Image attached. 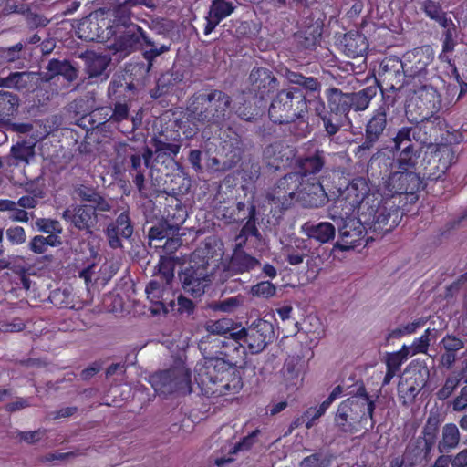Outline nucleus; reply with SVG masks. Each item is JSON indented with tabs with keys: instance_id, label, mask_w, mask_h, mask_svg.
Returning <instances> with one entry per match:
<instances>
[{
	"instance_id": "nucleus-61",
	"label": "nucleus",
	"mask_w": 467,
	"mask_h": 467,
	"mask_svg": "<svg viewBox=\"0 0 467 467\" xmlns=\"http://www.w3.org/2000/svg\"><path fill=\"white\" fill-rule=\"evenodd\" d=\"M38 230L47 234H62L63 227L61 223L55 219L40 218L36 223Z\"/></svg>"
},
{
	"instance_id": "nucleus-27",
	"label": "nucleus",
	"mask_w": 467,
	"mask_h": 467,
	"mask_svg": "<svg viewBox=\"0 0 467 467\" xmlns=\"http://www.w3.org/2000/svg\"><path fill=\"white\" fill-rule=\"evenodd\" d=\"M251 90L254 94V100L264 103L265 99L272 94L277 87V78L272 71L265 67H254L250 74Z\"/></svg>"
},
{
	"instance_id": "nucleus-21",
	"label": "nucleus",
	"mask_w": 467,
	"mask_h": 467,
	"mask_svg": "<svg viewBox=\"0 0 467 467\" xmlns=\"http://www.w3.org/2000/svg\"><path fill=\"white\" fill-rule=\"evenodd\" d=\"M327 202V194L318 177L301 179L297 191V202L306 208H318Z\"/></svg>"
},
{
	"instance_id": "nucleus-2",
	"label": "nucleus",
	"mask_w": 467,
	"mask_h": 467,
	"mask_svg": "<svg viewBox=\"0 0 467 467\" xmlns=\"http://www.w3.org/2000/svg\"><path fill=\"white\" fill-rule=\"evenodd\" d=\"M379 88V85L377 82L351 93H345L337 88H330L326 91L329 110H327L324 105L323 111L315 112L322 119L326 131L329 135H335L344 122L349 119L350 110L358 112L368 108Z\"/></svg>"
},
{
	"instance_id": "nucleus-50",
	"label": "nucleus",
	"mask_w": 467,
	"mask_h": 467,
	"mask_svg": "<svg viewBox=\"0 0 467 467\" xmlns=\"http://www.w3.org/2000/svg\"><path fill=\"white\" fill-rule=\"evenodd\" d=\"M467 467V449L460 451L454 455L441 454L437 457L430 467Z\"/></svg>"
},
{
	"instance_id": "nucleus-40",
	"label": "nucleus",
	"mask_w": 467,
	"mask_h": 467,
	"mask_svg": "<svg viewBox=\"0 0 467 467\" xmlns=\"http://www.w3.org/2000/svg\"><path fill=\"white\" fill-rule=\"evenodd\" d=\"M187 217L186 207L177 199L174 201V203L169 204L164 208L163 218L165 224L172 232L178 231Z\"/></svg>"
},
{
	"instance_id": "nucleus-28",
	"label": "nucleus",
	"mask_w": 467,
	"mask_h": 467,
	"mask_svg": "<svg viewBox=\"0 0 467 467\" xmlns=\"http://www.w3.org/2000/svg\"><path fill=\"white\" fill-rule=\"evenodd\" d=\"M337 45L348 57H363L368 50L367 36L359 31L350 30L337 39Z\"/></svg>"
},
{
	"instance_id": "nucleus-57",
	"label": "nucleus",
	"mask_w": 467,
	"mask_h": 467,
	"mask_svg": "<svg viewBox=\"0 0 467 467\" xmlns=\"http://www.w3.org/2000/svg\"><path fill=\"white\" fill-rule=\"evenodd\" d=\"M409 357L410 356L408 352V346L403 345L400 350L387 354L386 367L399 371Z\"/></svg>"
},
{
	"instance_id": "nucleus-12",
	"label": "nucleus",
	"mask_w": 467,
	"mask_h": 467,
	"mask_svg": "<svg viewBox=\"0 0 467 467\" xmlns=\"http://www.w3.org/2000/svg\"><path fill=\"white\" fill-rule=\"evenodd\" d=\"M148 381L158 395L192 392V373L181 358L175 359L168 369L150 375Z\"/></svg>"
},
{
	"instance_id": "nucleus-20",
	"label": "nucleus",
	"mask_w": 467,
	"mask_h": 467,
	"mask_svg": "<svg viewBox=\"0 0 467 467\" xmlns=\"http://www.w3.org/2000/svg\"><path fill=\"white\" fill-rule=\"evenodd\" d=\"M97 211L93 205L71 204L63 211L62 218L78 231L92 234L98 223Z\"/></svg>"
},
{
	"instance_id": "nucleus-7",
	"label": "nucleus",
	"mask_w": 467,
	"mask_h": 467,
	"mask_svg": "<svg viewBox=\"0 0 467 467\" xmlns=\"http://www.w3.org/2000/svg\"><path fill=\"white\" fill-rule=\"evenodd\" d=\"M111 12L113 19L110 21L119 33L115 42L107 45L113 55H119V58L127 57L137 49L140 40L146 45H153L146 32L131 22V9L123 0H117Z\"/></svg>"
},
{
	"instance_id": "nucleus-47",
	"label": "nucleus",
	"mask_w": 467,
	"mask_h": 467,
	"mask_svg": "<svg viewBox=\"0 0 467 467\" xmlns=\"http://www.w3.org/2000/svg\"><path fill=\"white\" fill-rule=\"evenodd\" d=\"M425 15L437 22L441 27H446L451 23V19L447 16L446 13L442 10L441 5L433 0H425L422 7Z\"/></svg>"
},
{
	"instance_id": "nucleus-10",
	"label": "nucleus",
	"mask_w": 467,
	"mask_h": 467,
	"mask_svg": "<svg viewBox=\"0 0 467 467\" xmlns=\"http://www.w3.org/2000/svg\"><path fill=\"white\" fill-rule=\"evenodd\" d=\"M438 141V138L430 136V133L427 135L420 127L417 131L407 126L400 127L392 139L393 149L400 152L397 158L399 169L406 171L414 169L422 149Z\"/></svg>"
},
{
	"instance_id": "nucleus-44",
	"label": "nucleus",
	"mask_w": 467,
	"mask_h": 467,
	"mask_svg": "<svg viewBox=\"0 0 467 467\" xmlns=\"http://www.w3.org/2000/svg\"><path fill=\"white\" fill-rule=\"evenodd\" d=\"M77 192L82 201L92 203L91 205L96 207V210L100 212L111 210L110 203L95 188L82 185Z\"/></svg>"
},
{
	"instance_id": "nucleus-58",
	"label": "nucleus",
	"mask_w": 467,
	"mask_h": 467,
	"mask_svg": "<svg viewBox=\"0 0 467 467\" xmlns=\"http://www.w3.org/2000/svg\"><path fill=\"white\" fill-rule=\"evenodd\" d=\"M423 325L421 319L415 320L406 325L400 326L394 329L389 330L386 337V340L399 339L404 336L411 335L417 331V329Z\"/></svg>"
},
{
	"instance_id": "nucleus-5",
	"label": "nucleus",
	"mask_w": 467,
	"mask_h": 467,
	"mask_svg": "<svg viewBox=\"0 0 467 467\" xmlns=\"http://www.w3.org/2000/svg\"><path fill=\"white\" fill-rule=\"evenodd\" d=\"M201 392L208 398L237 393L243 388L240 371L231 362L218 357L206 358L195 375Z\"/></svg>"
},
{
	"instance_id": "nucleus-59",
	"label": "nucleus",
	"mask_w": 467,
	"mask_h": 467,
	"mask_svg": "<svg viewBox=\"0 0 467 467\" xmlns=\"http://www.w3.org/2000/svg\"><path fill=\"white\" fill-rule=\"evenodd\" d=\"M331 464V457L323 452H316L305 457L300 467H329Z\"/></svg>"
},
{
	"instance_id": "nucleus-3",
	"label": "nucleus",
	"mask_w": 467,
	"mask_h": 467,
	"mask_svg": "<svg viewBox=\"0 0 467 467\" xmlns=\"http://www.w3.org/2000/svg\"><path fill=\"white\" fill-rule=\"evenodd\" d=\"M306 95L296 87L283 88L274 96L268 109L270 120L285 124L296 138H305L311 132Z\"/></svg>"
},
{
	"instance_id": "nucleus-23",
	"label": "nucleus",
	"mask_w": 467,
	"mask_h": 467,
	"mask_svg": "<svg viewBox=\"0 0 467 467\" xmlns=\"http://www.w3.org/2000/svg\"><path fill=\"white\" fill-rule=\"evenodd\" d=\"M290 84L298 86L306 95L307 103L315 111H323L324 101L320 96L321 83L317 78L306 77L301 73L289 71L286 75Z\"/></svg>"
},
{
	"instance_id": "nucleus-42",
	"label": "nucleus",
	"mask_w": 467,
	"mask_h": 467,
	"mask_svg": "<svg viewBox=\"0 0 467 467\" xmlns=\"http://www.w3.org/2000/svg\"><path fill=\"white\" fill-rule=\"evenodd\" d=\"M461 441V434L454 423H446L441 430V440L439 441L437 448L440 453L449 452L456 449Z\"/></svg>"
},
{
	"instance_id": "nucleus-37",
	"label": "nucleus",
	"mask_w": 467,
	"mask_h": 467,
	"mask_svg": "<svg viewBox=\"0 0 467 467\" xmlns=\"http://www.w3.org/2000/svg\"><path fill=\"white\" fill-rule=\"evenodd\" d=\"M441 344L444 351L441 355L440 363L442 367L449 369L457 359V352L464 348V342L454 335L447 334L441 339Z\"/></svg>"
},
{
	"instance_id": "nucleus-19",
	"label": "nucleus",
	"mask_w": 467,
	"mask_h": 467,
	"mask_svg": "<svg viewBox=\"0 0 467 467\" xmlns=\"http://www.w3.org/2000/svg\"><path fill=\"white\" fill-rule=\"evenodd\" d=\"M174 126L178 129L174 130L171 135L173 142H169L168 136L163 131L159 137H154L152 139V146L155 149V153L158 158L165 156L173 159L177 156L181 149V145L178 143V141L181 140L180 130H182V133L185 138L190 139L192 138L199 130L197 127L185 128V125L182 120L175 121ZM193 126H195V124Z\"/></svg>"
},
{
	"instance_id": "nucleus-4",
	"label": "nucleus",
	"mask_w": 467,
	"mask_h": 467,
	"mask_svg": "<svg viewBox=\"0 0 467 467\" xmlns=\"http://www.w3.org/2000/svg\"><path fill=\"white\" fill-rule=\"evenodd\" d=\"M416 95L407 105L406 118L410 128L417 131L420 130L430 133V136L438 138L446 126L444 118L438 114L441 108V99L437 89L431 84L426 87H411Z\"/></svg>"
},
{
	"instance_id": "nucleus-62",
	"label": "nucleus",
	"mask_w": 467,
	"mask_h": 467,
	"mask_svg": "<svg viewBox=\"0 0 467 467\" xmlns=\"http://www.w3.org/2000/svg\"><path fill=\"white\" fill-rule=\"evenodd\" d=\"M276 288L270 281H262L251 287L254 296L269 298L275 295Z\"/></svg>"
},
{
	"instance_id": "nucleus-30",
	"label": "nucleus",
	"mask_w": 467,
	"mask_h": 467,
	"mask_svg": "<svg viewBox=\"0 0 467 467\" xmlns=\"http://www.w3.org/2000/svg\"><path fill=\"white\" fill-rule=\"evenodd\" d=\"M81 57L85 61V72L88 79L93 80L100 78L101 80H106L109 78V74L107 72V68L111 62L109 57L94 51H87Z\"/></svg>"
},
{
	"instance_id": "nucleus-15",
	"label": "nucleus",
	"mask_w": 467,
	"mask_h": 467,
	"mask_svg": "<svg viewBox=\"0 0 467 467\" xmlns=\"http://www.w3.org/2000/svg\"><path fill=\"white\" fill-rule=\"evenodd\" d=\"M223 216L229 223H241L246 220L240 234L236 236V242L254 237L261 240L262 236L256 227V207L254 204L246 205L244 202H236L231 207H224Z\"/></svg>"
},
{
	"instance_id": "nucleus-14",
	"label": "nucleus",
	"mask_w": 467,
	"mask_h": 467,
	"mask_svg": "<svg viewBox=\"0 0 467 467\" xmlns=\"http://www.w3.org/2000/svg\"><path fill=\"white\" fill-rule=\"evenodd\" d=\"M434 60V50L430 45H423L408 50L402 57L403 76L411 87H426L431 77L428 66Z\"/></svg>"
},
{
	"instance_id": "nucleus-43",
	"label": "nucleus",
	"mask_w": 467,
	"mask_h": 467,
	"mask_svg": "<svg viewBox=\"0 0 467 467\" xmlns=\"http://www.w3.org/2000/svg\"><path fill=\"white\" fill-rule=\"evenodd\" d=\"M151 42L154 43L153 41ZM149 46L151 47L143 52V57L146 60V63L141 62L130 64V67H131V72L138 68L139 71H141L142 75L148 74L153 66L154 59L160 55L170 50V45L162 44L160 47H156L155 44H153Z\"/></svg>"
},
{
	"instance_id": "nucleus-32",
	"label": "nucleus",
	"mask_w": 467,
	"mask_h": 467,
	"mask_svg": "<svg viewBox=\"0 0 467 467\" xmlns=\"http://www.w3.org/2000/svg\"><path fill=\"white\" fill-rule=\"evenodd\" d=\"M454 160V153L450 149L438 150L428 161V165L425 167L428 179L438 181L443 178L446 171L451 166Z\"/></svg>"
},
{
	"instance_id": "nucleus-56",
	"label": "nucleus",
	"mask_w": 467,
	"mask_h": 467,
	"mask_svg": "<svg viewBox=\"0 0 467 467\" xmlns=\"http://www.w3.org/2000/svg\"><path fill=\"white\" fill-rule=\"evenodd\" d=\"M296 248H286V261L291 265H297L303 263L304 259L308 255L309 249L305 244L304 240H297Z\"/></svg>"
},
{
	"instance_id": "nucleus-39",
	"label": "nucleus",
	"mask_w": 467,
	"mask_h": 467,
	"mask_svg": "<svg viewBox=\"0 0 467 467\" xmlns=\"http://www.w3.org/2000/svg\"><path fill=\"white\" fill-rule=\"evenodd\" d=\"M302 228L308 238L315 239L320 244H325L334 239L336 234L335 226L328 222L318 223L306 222Z\"/></svg>"
},
{
	"instance_id": "nucleus-9",
	"label": "nucleus",
	"mask_w": 467,
	"mask_h": 467,
	"mask_svg": "<svg viewBox=\"0 0 467 467\" xmlns=\"http://www.w3.org/2000/svg\"><path fill=\"white\" fill-rule=\"evenodd\" d=\"M226 320H218L214 323V329L218 334H223L225 339H232L234 350L239 348L247 349L251 354H258L270 344L275 337V331L272 323L262 318L254 320L247 328H241L237 331L225 328L223 325Z\"/></svg>"
},
{
	"instance_id": "nucleus-54",
	"label": "nucleus",
	"mask_w": 467,
	"mask_h": 467,
	"mask_svg": "<svg viewBox=\"0 0 467 467\" xmlns=\"http://www.w3.org/2000/svg\"><path fill=\"white\" fill-rule=\"evenodd\" d=\"M48 299L58 308H73L74 300L72 293L67 289H55L50 292Z\"/></svg>"
},
{
	"instance_id": "nucleus-18",
	"label": "nucleus",
	"mask_w": 467,
	"mask_h": 467,
	"mask_svg": "<svg viewBox=\"0 0 467 467\" xmlns=\"http://www.w3.org/2000/svg\"><path fill=\"white\" fill-rule=\"evenodd\" d=\"M208 261H203L198 265H190L186 267L181 274L183 290L193 297L202 296L205 288L211 284V276L208 270Z\"/></svg>"
},
{
	"instance_id": "nucleus-13",
	"label": "nucleus",
	"mask_w": 467,
	"mask_h": 467,
	"mask_svg": "<svg viewBox=\"0 0 467 467\" xmlns=\"http://www.w3.org/2000/svg\"><path fill=\"white\" fill-rule=\"evenodd\" d=\"M442 419L439 414H431L414 442L407 445L401 460L406 467H414L422 461L428 462L431 458V451L437 442Z\"/></svg>"
},
{
	"instance_id": "nucleus-35",
	"label": "nucleus",
	"mask_w": 467,
	"mask_h": 467,
	"mask_svg": "<svg viewBox=\"0 0 467 467\" xmlns=\"http://www.w3.org/2000/svg\"><path fill=\"white\" fill-rule=\"evenodd\" d=\"M245 244V240L236 242L230 259L231 266L238 273L250 271L260 265L259 260L244 250Z\"/></svg>"
},
{
	"instance_id": "nucleus-51",
	"label": "nucleus",
	"mask_w": 467,
	"mask_h": 467,
	"mask_svg": "<svg viewBox=\"0 0 467 467\" xmlns=\"http://www.w3.org/2000/svg\"><path fill=\"white\" fill-rule=\"evenodd\" d=\"M97 31H99L98 34L99 35V37L94 42L98 43L110 42L109 44H111L116 41L119 35L116 26L107 18H99V26Z\"/></svg>"
},
{
	"instance_id": "nucleus-53",
	"label": "nucleus",
	"mask_w": 467,
	"mask_h": 467,
	"mask_svg": "<svg viewBox=\"0 0 467 467\" xmlns=\"http://www.w3.org/2000/svg\"><path fill=\"white\" fill-rule=\"evenodd\" d=\"M265 108L264 103H258V100L254 101V106L250 101H244L238 107L237 114L242 119L252 121L263 115Z\"/></svg>"
},
{
	"instance_id": "nucleus-55",
	"label": "nucleus",
	"mask_w": 467,
	"mask_h": 467,
	"mask_svg": "<svg viewBox=\"0 0 467 467\" xmlns=\"http://www.w3.org/2000/svg\"><path fill=\"white\" fill-rule=\"evenodd\" d=\"M234 11V5L227 0H212L208 14L223 21Z\"/></svg>"
},
{
	"instance_id": "nucleus-48",
	"label": "nucleus",
	"mask_w": 467,
	"mask_h": 467,
	"mask_svg": "<svg viewBox=\"0 0 467 467\" xmlns=\"http://www.w3.org/2000/svg\"><path fill=\"white\" fill-rule=\"evenodd\" d=\"M169 289L170 285H166L161 280L153 279L150 280L147 285L145 292L147 294L148 299L153 305H159L164 308L165 304L163 303V296L165 292H168Z\"/></svg>"
},
{
	"instance_id": "nucleus-63",
	"label": "nucleus",
	"mask_w": 467,
	"mask_h": 467,
	"mask_svg": "<svg viewBox=\"0 0 467 467\" xmlns=\"http://www.w3.org/2000/svg\"><path fill=\"white\" fill-rule=\"evenodd\" d=\"M170 229L163 224L153 226L149 231V244L150 247H154V244H163L166 238L169 237Z\"/></svg>"
},
{
	"instance_id": "nucleus-33",
	"label": "nucleus",
	"mask_w": 467,
	"mask_h": 467,
	"mask_svg": "<svg viewBox=\"0 0 467 467\" xmlns=\"http://www.w3.org/2000/svg\"><path fill=\"white\" fill-rule=\"evenodd\" d=\"M388 120L372 112L365 127V136L358 151L371 150L384 134Z\"/></svg>"
},
{
	"instance_id": "nucleus-49",
	"label": "nucleus",
	"mask_w": 467,
	"mask_h": 467,
	"mask_svg": "<svg viewBox=\"0 0 467 467\" xmlns=\"http://www.w3.org/2000/svg\"><path fill=\"white\" fill-rule=\"evenodd\" d=\"M18 101L16 94L0 92V121H5L17 110Z\"/></svg>"
},
{
	"instance_id": "nucleus-34",
	"label": "nucleus",
	"mask_w": 467,
	"mask_h": 467,
	"mask_svg": "<svg viewBox=\"0 0 467 467\" xmlns=\"http://www.w3.org/2000/svg\"><path fill=\"white\" fill-rule=\"evenodd\" d=\"M45 78L47 81L55 77L62 76L67 82L75 81L78 77V70L68 61L52 58L46 67Z\"/></svg>"
},
{
	"instance_id": "nucleus-60",
	"label": "nucleus",
	"mask_w": 467,
	"mask_h": 467,
	"mask_svg": "<svg viewBox=\"0 0 467 467\" xmlns=\"http://www.w3.org/2000/svg\"><path fill=\"white\" fill-rule=\"evenodd\" d=\"M458 376L450 375L446 378L443 386L437 391L436 396L440 400H445L451 397L460 384Z\"/></svg>"
},
{
	"instance_id": "nucleus-41",
	"label": "nucleus",
	"mask_w": 467,
	"mask_h": 467,
	"mask_svg": "<svg viewBox=\"0 0 467 467\" xmlns=\"http://www.w3.org/2000/svg\"><path fill=\"white\" fill-rule=\"evenodd\" d=\"M401 70L403 71L402 59L386 57L380 64L379 74L383 82H389L390 84L393 83V80L397 79L398 84L400 83L403 77Z\"/></svg>"
},
{
	"instance_id": "nucleus-6",
	"label": "nucleus",
	"mask_w": 467,
	"mask_h": 467,
	"mask_svg": "<svg viewBox=\"0 0 467 467\" xmlns=\"http://www.w3.org/2000/svg\"><path fill=\"white\" fill-rule=\"evenodd\" d=\"M376 405L364 388L358 389V394L342 400L335 413L334 424L338 431L355 434L373 430V418Z\"/></svg>"
},
{
	"instance_id": "nucleus-38",
	"label": "nucleus",
	"mask_w": 467,
	"mask_h": 467,
	"mask_svg": "<svg viewBox=\"0 0 467 467\" xmlns=\"http://www.w3.org/2000/svg\"><path fill=\"white\" fill-rule=\"evenodd\" d=\"M3 13L9 15L12 13L23 14L26 18L27 27L31 30L45 27L48 25L49 19L44 15L36 13L30 8H25L24 5H5L3 8Z\"/></svg>"
},
{
	"instance_id": "nucleus-46",
	"label": "nucleus",
	"mask_w": 467,
	"mask_h": 467,
	"mask_svg": "<svg viewBox=\"0 0 467 467\" xmlns=\"http://www.w3.org/2000/svg\"><path fill=\"white\" fill-rule=\"evenodd\" d=\"M31 80V72H12L7 77L0 78V88H13L20 91L26 89Z\"/></svg>"
},
{
	"instance_id": "nucleus-22",
	"label": "nucleus",
	"mask_w": 467,
	"mask_h": 467,
	"mask_svg": "<svg viewBox=\"0 0 467 467\" xmlns=\"http://www.w3.org/2000/svg\"><path fill=\"white\" fill-rule=\"evenodd\" d=\"M366 194V183L361 180L353 181L340 192L335 202V207L341 209V216H350L359 208Z\"/></svg>"
},
{
	"instance_id": "nucleus-64",
	"label": "nucleus",
	"mask_w": 467,
	"mask_h": 467,
	"mask_svg": "<svg viewBox=\"0 0 467 467\" xmlns=\"http://www.w3.org/2000/svg\"><path fill=\"white\" fill-rule=\"evenodd\" d=\"M443 28L445 31L442 36V49L444 52H453L457 45L455 40L456 26L451 20L450 26Z\"/></svg>"
},
{
	"instance_id": "nucleus-1",
	"label": "nucleus",
	"mask_w": 467,
	"mask_h": 467,
	"mask_svg": "<svg viewBox=\"0 0 467 467\" xmlns=\"http://www.w3.org/2000/svg\"><path fill=\"white\" fill-rule=\"evenodd\" d=\"M232 98L226 92L217 88H205L194 93L189 101L190 116L198 123L206 125L211 130V136H217L226 148L229 145L231 161L236 162L241 159V140L239 135L227 127L229 140L223 138L224 127L231 114Z\"/></svg>"
},
{
	"instance_id": "nucleus-17",
	"label": "nucleus",
	"mask_w": 467,
	"mask_h": 467,
	"mask_svg": "<svg viewBox=\"0 0 467 467\" xmlns=\"http://www.w3.org/2000/svg\"><path fill=\"white\" fill-rule=\"evenodd\" d=\"M421 182L419 176L410 171H402L392 172L385 182V187L391 195H405L407 202H414L418 200L417 192L420 190Z\"/></svg>"
},
{
	"instance_id": "nucleus-16",
	"label": "nucleus",
	"mask_w": 467,
	"mask_h": 467,
	"mask_svg": "<svg viewBox=\"0 0 467 467\" xmlns=\"http://www.w3.org/2000/svg\"><path fill=\"white\" fill-rule=\"evenodd\" d=\"M370 215L371 218L365 219L364 223L370 231L384 235L398 226L402 217V212L394 201L386 199L373 210V213Z\"/></svg>"
},
{
	"instance_id": "nucleus-29",
	"label": "nucleus",
	"mask_w": 467,
	"mask_h": 467,
	"mask_svg": "<svg viewBox=\"0 0 467 467\" xmlns=\"http://www.w3.org/2000/svg\"><path fill=\"white\" fill-rule=\"evenodd\" d=\"M386 89L381 90V100L378 107L372 111L378 116L392 119L396 115L401 112V103L400 96V88L395 87L394 83L387 84ZM399 87H401L400 84Z\"/></svg>"
},
{
	"instance_id": "nucleus-36",
	"label": "nucleus",
	"mask_w": 467,
	"mask_h": 467,
	"mask_svg": "<svg viewBox=\"0 0 467 467\" xmlns=\"http://www.w3.org/2000/svg\"><path fill=\"white\" fill-rule=\"evenodd\" d=\"M37 139L34 136L19 140L16 144L11 147L10 154L15 160V164L28 165L30 161L35 157L36 144Z\"/></svg>"
},
{
	"instance_id": "nucleus-45",
	"label": "nucleus",
	"mask_w": 467,
	"mask_h": 467,
	"mask_svg": "<svg viewBox=\"0 0 467 467\" xmlns=\"http://www.w3.org/2000/svg\"><path fill=\"white\" fill-rule=\"evenodd\" d=\"M99 17L89 16L81 19L78 25V36L87 42H94L99 37L98 34Z\"/></svg>"
},
{
	"instance_id": "nucleus-26",
	"label": "nucleus",
	"mask_w": 467,
	"mask_h": 467,
	"mask_svg": "<svg viewBox=\"0 0 467 467\" xmlns=\"http://www.w3.org/2000/svg\"><path fill=\"white\" fill-rule=\"evenodd\" d=\"M326 164V152L323 150L308 148L303 154L299 155L295 161L297 174L301 179L317 177Z\"/></svg>"
},
{
	"instance_id": "nucleus-31",
	"label": "nucleus",
	"mask_w": 467,
	"mask_h": 467,
	"mask_svg": "<svg viewBox=\"0 0 467 467\" xmlns=\"http://www.w3.org/2000/svg\"><path fill=\"white\" fill-rule=\"evenodd\" d=\"M151 158L152 150L149 147H144L141 153H134L129 157L128 171L133 176V183L140 192L144 187V172L149 167Z\"/></svg>"
},
{
	"instance_id": "nucleus-8",
	"label": "nucleus",
	"mask_w": 467,
	"mask_h": 467,
	"mask_svg": "<svg viewBox=\"0 0 467 467\" xmlns=\"http://www.w3.org/2000/svg\"><path fill=\"white\" fill-rule=\"evenodd\" d=\"M135 89L136 88L133 83H126L121 78L112 79L108 88L109 96L116 100L111 115L106 120H103L106 117L99 118L98 120L97 118L102 115V112L105 110L104 108H99L90 114L84 116L81 120L88 121L91 130L97 129L101 130H104L108 123L119 124L124 120H130V131L135 130L137 128L136 121L133 118H130V105L129 102L131 100V97L126 95L127 92L133 93ZM107 115L108 113H105V116Z\"/></svg>"
},
{
	"instance_id": "nucleus-25",
	"label": "nucleus",
	"mask_w": 467,
	"mask_h": 467,
	"mask_svg": "<svg viewBox=\"0 0 467 467\" xmlns=\"http://www.w3.org/2000/svg\"><path fill=\"white\" fill-rule=\"evenodd\" d=\"M133 234V224L130 217V213L124 211L117 218L110 222L105 230V235L109 245L112 249L123 247V240H128Z\"/></svg>"
},
{
	"instance_id": "nucleus-52",
	"label": "nucleus",
	"mask_w": 467,
	"mask_h": 467,
	"mask_svg": "<svg viewBox=\"0 0 467 467\" xmlns=\"http://www.w3.org/2000/svg\"><path fill=\"white\" fill-rule=\"evenodd\" d=\"M174 257L161 256L158 263V273L156 276L166 285H171L174 278Z\"/></svg>"
},
{
	"instance_id": "nucleus-24",
	"label": "nucleus",
	"mask_w": 467,
	"mask_h": 467,
	"mask_svg": "<svg viewBox=\"0 0 467 467\" xmlns=\"http://www.w3.org/2000/svg\"><path fill=\"white\" fill-rule=\"evenodd\" d=\"M364 224L366 223H362L361 219L346 216L343 224L338 229L339 239L336 247L341 251H348L359 246L365 236L366 227Z\"/></svg>"
},
{
	"instance_id": "nucleus-11",
	"label": "nucleus",
	"mask_w": 467,
	"mask_h": 467,
	"mask_svg": "<svg viewBox=\"0 0 467 467\" xmlns=\"http://www.w3.org/2000/svg\"><path fill=\"white\" fill-rule=\"evenodd\" d=\"M300 184V174L289 172L266 191L265 202L269 206L268 216L272 218L268 223L278 224L285 213L297 202Z\"/></svg>"
}]
</instances>
